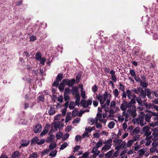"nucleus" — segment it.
I'll use <instances>...</instances> for the list:
<instances>
[{"mask_svg": "<svg viewBox=\"0 0 158 158\" xmlns=\"http://www.w3.org/2000/svg\"><path fill=\"white\" fill-rule=\"evenodd\" d=\"M152 117V115L150 113H147L146 114L145 117V121L149 122L150 121V119Z\"/></svg>", "mask_w": 158, "mask_h": 158, "instance_id": "obj_22", "label": "nucleus"}, {"mask_svg": "<svg viewBox=\"0 0 158 158\" xmlns=\"http://www.w3.org/2000/svg\"><path fill=\"white\" fill-rule=\"evenodd\" d=\"M63 78V74L62 73H60L58 74L56 77V80L60 81Z\"/></svg>", "mask_w": 158, "mask_h": 158, "instance_id": "obj_38", "label": "nucleus"}, {"mask_svg": "<svg viewBox=\"0 0 158 158\" xmlns=\"http://www.w3.org/2000/svg\"><path fill=\"white\" fill-rule=\"evenodd\" d=\"M126 103L127 101L124 99H123L122 103L120 106V108L123 112H125L127 108Z\"/></svg>", "mask_w": 158, "mask_h": 158, "instance_id": "obj_10", "label": "nucleus"}, {"mask_svg": "<svg viewBox=\"0 0 158 158\" xmlns=\"http://www.w3.org/2000/svg\"><path fill=\"white\" fill-rule=\"evenodd\" d=\"M150 128L149 126L146 125L144 126L142 129L143 133H144V135L146 136H149L152 132L149 131Z\"/></svg>", "mask_w": 158, "mask_h": 158, "instance_id": "obj_8", "label": "nucleus"}, {"mask_svg": "<svg viewBox=\"0 0 158 158\" xmlns=\"http://www.w3.org/2000/svg\"><path fill=\"white\" fill-rule=\"evenodd\" d=\"M60 124V122L59 121L53 123L52 125V126L54 127L56 131H57V129L59 127Z\"/></svg>", "mask_w": 158, "mask_h": 158, "instance_id": "obj_18", "label": "nucleus"}, {"mask_svg": "<svg viewBox=\"0 0 158 158\" xmlns=\"http://www.w3.org/2000/svg\"><path fill=\"white\" fill-rule=\"evenodd\" d=\"M65 82H63V80L60 83V84L58 87V88L60 89V91H61L64 90V88L65 86Z\"/></svg>", "mask_w": 158, "mask_h": 158, "instance_id": "obj_23", "label": "nucleus"}, {"mask_svg": "<svg viewBox=\"0 0 158 158\" xmlns=\"http://www.w3.org/2000/svg\"><path fill=\"white\" fill-rule=\"evenodd\" d=\"M92 102V98L89 99L86 102L85 100H82L81 104L84 108L88 107L89 105H91Z\"/></svg>", "mask_w": 158, "mask_h": 158, "instance_id": "obj_6", "label": "nucleus"}, {"mask_svg": "<svg viewBox=\"0 0 158 158\" xmlns=\"http://www.w3.org/2000/svg\"><path fill=\"white\" fill-rule=\"evenodd\" d=\"M107 97L108 93L106 92H105L103 95L98 94L96 96L97 99L99 101L102 109L105 108L110 105V100L107 99Z\"/></svg>", "mask_w": 158, "mask_h": 158, "instance_id": "obj_1", "label": "nucleus"}, {"mask_svg": "<svg viewBox=\"0 0 158 158\" xmlns=\"http://www.w3.org/2000/svg\"><path fill=\"white\" fill-rule=\"evenodd\" d=\"M154 122L150 123L149 124L151 127H154L158 126V117H156L154 118Z\"/></svg>", "mask_w": 158, "mask_h": 158, "instance_id": "obj_14", "label": "nucleus"}, {"mask_svg": "<svg viewBox=\"0 0 158 158\" xmlns=\"http://www.w3.org/2000/svg\"><path fill=\"white\" fill-rule=\"evenodd\" d=\"M135 100L139 105L141 106H143L142 101L141 99V97L139 96L137 97Z\"/></svg>", "mask_w": 158, "mask_h": 158, "instance_id": "obj_29", "label": "nucleus"}, {"mask_svg": "<svg viewBox=\"0 0 158 158\" xmlns=\"http://www.w3.org/2000/svg\"><path fill=\"white\" fill-rule=\"evenodd\" d=\"M20 156V153L18 151L14 152L11 156V158H18ZM0 158H8V157L5 155H2Z\"/></svg>", "mask_w": 158, "mask_h": 158, "instance_id": "obj_9", "label": "nucleus"}, {"mask_svg": "<svg viewBox=\"0 0 158 158\" xmlns=\"http://www.w3.org/2000/svg\"><path fill=\"white\" fill-rule=\"evenodd\" d=\"M123 148L124 149H126L127 148L129 147L127 143L125 141H123L122 143Z\"/></svg>", "mask_w": 158, "mask_h": 158, "instance_id": "obj_45", "label": "nucleus"}, {"mask_svg": "<svg viewBox=\"0 0 158 158\" xmlns=\"http://www.w3.org/2000/svg\"><path fill=\"white\" fill-rule=\"evenodd\" d=\"M48 132V130L45 128L43 130V131L41 132L40 134L41 136H43L45 135Z\"/></svg>", "mask_w": 158, "mask_h": 158, "instance_id": "obj_48", "label": "nucleus"}, {"mask_svg": "<svg viewBox=\"0 0 158 158\" xmlns=\"http://www.w3.org/2000/svg\"><path fill=\"white\" fill-rule=\"evenodd\" d=\"M35 57L37 60H40V59L42 58L41 57V54L40 52H37L35 56Z\"/></svg>", "mask_w": 158, "mask_h": 158, "instance_id": "obj_34", "label": "nucleus"}, {"mask_svg": "<svg viewBox=\"0 0 158 158\" xmlns=\"http://www.w3.org/2000/svg\"><path fill=\"white\" fill-rule=\"evenodd\" d=\"M56 146V143H51L49 145V149L50 151L51 150L54 149Z\"/></svg>", "mask_w": 158, "mask_h": 158, "instance_id": "obj_40", "label": "nucleus"}, {"mask_svg": "<svg viewBox=\"0 0 158 158\" xmlns=\"http://www.w3.org/2000/svg\"><path fill=\"white\" fill-rule=\"evenodd\" d=\"M132 91L135 94H138L139 96L141 97L142 98H145L146 96V94L142 88L141 87H138L137 88H134Z\"/></svg>", "mask_w": 158, "mask_h": 158, "instance_id": "obj_3", "label": "nucleus"}, {"mask_svg": "<svg viewBox=\"0 0 158 158\" xmlns=\"http://www.w3.org/2000/svg\"><path fill=\"white\" fill-rule=\"evenodd\" d=\"M148 138H150L154 141H156L158 140V132H153L152 135L149 136Z\"/></svg>", "mask_w": 158, "mask_h": 158, "instance_id": "obj_13", "label": "nucleus"}, {"mask_svg": "<svg viewBox=\"0 0 158 158\" xmlns=\"http://www.w3.org/2000/svg\"><path fill=\"white\" fill-rule=\"evenodd\" d=\"M57 151L56 150L52 151L49 154V155L51 157H54L56 155Z\"/></svg>", "mask_w": 158, "mask_h": 158, "instance_id": "obj_33", "label": "nucleus"}, {"mask_svg": "<svg viewBox=\"0 0 158 158\" xmlns=\"http://www.w3.org/2000/svg\"><path fill=\"white\" fill-rule=\"evenodd\" d=\"M148 83L146 81H140V85L143 88H146L148 86Z\"/></svg>", "mask_w": 158, "mask_h": 158, "instance_id": "obj_20", "label": "nucleus"}, {"mask_svg": "<svg viewBox=\"0 0 158 158\" xmlns=\"http://www.w3.org/2000/svg\"><path fill=\"white\" fill-rule=\"evenodd\" d=\"M59 82H60V81H58L57 80H56V81H55L53 82L52 85L54 86L57 87L59 84Z\"/></svg>", "mask_w": 158, "mask_h": 158, "instance_id": "obj_61", "label": "nucleus"}, {"mask_svg": "<svg viewBox=\"0 0 158 158\" xmlns=\"http://www.w3.org/2000/svg\"><path fill=\"white\" fill-rule=\"evenodd\" d=\"M113 93L115 97L117 98L119 94V91L117 89H115L113 90Z\"/></svg>", "mask_w": 158, "mask_h": 158, "instance_id": "obj_30", "label": "nucleus"}, {"mask_svg": "<svg viewBox=\"0 0 158 158\" xmlns=\"http://www.w3.org/2000/svg\"><path fill=\"white\" fill-rule=\"evenodd\" d=\"M148 137H149V136H146L147 140L145 143L146 146H149L152 142V140L150 138H147Z\"/></svg>", "mask_w": 158, "mask_h": 158, "instance_id": "obj_35", "label": "nucleus"}, {"mask_svg": "<svg viewBox=\"0 0 158 158\" xmlns=\"http://www.w3.org/2000/svg\"><path fill=\"white\" fill-rule=\"evenodd\" d=\"M126 93L128 98L129 99H132V94L131 91L129 89H127L126 90Z\"/></svg>", "mask_w": 158, "mask_h": 158, "instance_id": "obj_37", "label": "nucleus"}, {"mask_svg": "<svg viewBox=\"0 0 158 158\" xmlns=\"http://www.w3.org/2000/svg\"><path fill=\"white\" fill-rule=\"evenodd\" d=\"M63 134L61 132H59L56 135V137L58 139H60L62 136Z\"/></svg>", "mask_w": 158, "mask_h": 158, "instance_id": "obj_44", "label": "nucleus"}, {"mask_svg": "<svg viewBox=\"0 0 158 158\" xmlns=\"http://www.w3.org/2000/svg\"><path fill=\"white\" fill-rule=\"evenodd\" d=\"M55 138V136L53 135H50L47 139V141L48 142H51L54 141Z\"/></svg>", "mask_w": 158, "mask_h": 158, "instance_id": "obj_21", "label": "nucleus"}, {"mask_svg": "<svg viewBox=\"0 0 158 158\" xmlns=\"http://www.w3.org/2000/svg\"><path fill=\"white\" fill-rule=\"evenodd\" d=\"M78 109L75 108L72 112V116L73 117H74L78 115Z\"/></svg>", "mask_w": 158, "mask_h": 158, "instance_id": "obj_31", "label": "nucleus"}, {"mask_svg": "<svg viewBox=\"0 0 158 158\" xmlns=\"http://www.w3.org/2000/svg\"><path fill=\"white\" fill-rule=\"evenodd\" d=\"M39 139L37 137H35L33 138L31 140V143L36 142L37 144L39 141Z\"/></svg>", "mask_w": 158, "mask_h": 158, "instance_id": "obj_52", "label": "nucleus"}, {"mask_svg": "<svg viewBox=\"0 0 158 158\" xmlns=\"http://www.w3.org/2000/svg\"><path fill=\"white\" fill-rule=\"evenodd\" d=\"M71 91V90L69 88H66L65 89L64 94L69 95Z\"/></svg>", "mask_w": 158, "mask_h": 158, "instance_id": "obj_50", "label": "nucleus"}, {"mask_svg": "<svg viewBox=\"0 0 158 158\" xmlns=\"http://www.w3.org/2000/svg\"><path fill=\"white\" fill-rule=\"evenodd\" d=\"M114 151L113 150H111L105 154V157L106 158H109L112 155L114 152Z\"/></svg>", "mask_w": 158, "mask_h": 158, "instance_id": "obj_24", "label": "nucleus"}, {"mask_svg": "<svg viewBox=\"0 0 158 158\" xmlns=\"http://www.w3.org/2000/svg\"><path fill=\"white\" fill-rule=\"evenodd\" d=\"M136 108L135 105L133 106L131 109L127 110V112L126 118L125 119V121H127L128 119H131V118L135 117L137 115Z\"/></svg>", "mask_w": 158, "mask_h": 158, "instance_id": "obj_2", "label": "nucleus"}, {"mask_svg": "<svg viewBox=\"0 0 158 158\" xmlns=\"http://www.w3.org/2000/svg\"><path fill=\"white\" fill-rule=\"evenodd\" d=\"M130 74L132 77H134L136 76L134 70L133 69H130Z\"/></svg>", "mask_w": 158, "mask_h": 158, "instance_id": "obj_57", "label": "nucleus"}, {"mask_svg": "<svg viewBox=\"0 0 158 158\" xmlns=\"http://www.w3.org/2000/svg\"><path fill=\"white\" fill-rule=\"evenodd\" d=\"M145 91L146 92V95H147L148 98H150L151 97H150V95L151 94L152 95V91L151 92L150 90L148 88L146 89H144Z\"/></svg>", "mask_w": 158, "mask_h": 158, "instance_id": "obj_28", "label": "nucleus"}, {"mask_svg": "<svg viewBox=\"0 0 158 158\" xmlns=\"http://www.w3.org/2000/svg\"><path fill=\"white\" fill-rule=\"evenodd\" d=\"M45 141V139H41V140H39L37 144L39 145H41L44 143Z\"/></svg>", "mask_w": 158, "mask_h": 158, "instance_id": "obj_60", "label": "nucleus"}, {"mask_svg": "<svg viewBox=\"0 0 158 158\" xmlns=\"http://www.w3.org/2000/svg\"><path fill=\"white\" fill-rule=\"evenodd\" d=\"M115 125V123L113 121H111L108 125V127L110 129H112L114 128Z\"/></svg>", "mask_w": 158, "mask_h": 158, "instance_id": "obj_41", "label": "nucleus"}, {"mask_svg": "<svg viewBox=\"0 0 158 158\" xmlns=\"http://www.w3.org/2000/svg\"><path fill=\"white\" fill-rule=\"evenodd\" d=\"M64 99L65 101H68L69 100L70 97L69 95L64 94Z\"/></svg>", "mask_w": 158, "mask_h": 158, "instance_id": "obj_62", "label": "nucleus"}, {"mask_svg": "<svg viewBox=\"0 0 158 158\" xmlns=\"http://www.w3.org/2000/svg\"><path fill=\"white\" fill-rule=\"evenodd\" d=\"M137 142H136V143L135 144V145L134 147V150L135 151H139V149L141 148V146L140 145H137Z\"/></svg>", "mask_w": 158, "mask_h": 158, "instance_id": "obj_43", "label": "nucleus"}, {"mask_svg": "<svg viewBox=\"0 0 158 158\" xmlns=\"http://www.w3.org/2000/svg\"><path fill=\"white\" fill-rule=\"evenodd\" d=\"M127 108L128 109H131V107L132 108L133 106L134 105H132L131 102H127Z\"/></svg>", "mask_w": 158, "mask_h": 158, "instance_id": "obj_54", "label": "nucleus"}, {"mask_svg": "<svg viewBox=\"0 0 158 158\" xmlns=\"http://www.w3.org/2000/svg\"><path fill=\"white\" fill-rule=\"evenodd\" d=\"M144 104L145 106L148 109L152 108L154 106V105L151 103H145Z\"/></svg>", "mask_w": 158, "mask_h": 158, "instance_id": "obj_42", "label": "nucleus"}, {"mask_svg": "<svg viewBox=\"0 0 158 158\" xmlns=\"http://www.w3.org/2000/svg\"><path fill=\"white\" fill-rule=\"evenodd\" d=\"M68 145V143L67 142L64 143L61 145V147L60 148V150H63Z\"/></svg>", "mask_w": 158, "mask_h": 158, "instance_id": "obj_49", "label": "nucleus"}, {"mask_svg": "<svg viewBox=\"0 0 158 158\" xmlns=\"http://www.w3.org/2000/svg\"><path fill=\"white\" fill-rule=\"evenodd\" d=\"M80 77V74L79 73H78L77 76L76 77V79L75 80V82H76V83H77L79 82Z\"/></svg>", "mask_w": 158, "mask_h": 158, "instance_id": "obj_55", "label": "nucleus"}, {"mask_svg": "<svg viewBox=\"0 0 158 158\" xmlns=\"http://www.w3.org/2000/svg\"><path fill=\"white\" fill-rule=\"evenodd\" d=\"M75 98H76L75 101V104L76 105L79 106L80 105V95L77 96H75Z\"/></svg>", "mask_w": 158, "mask_h": 158, "instance_id": "obj_32", "label": "nucleus"}, {"mask_svg": "<svg viewBox=\"0 0 158 158\" xmlns=\"http://www.w3.org/2000/svg\"><path fill=\"white\" fill-rule=\"evenodd\" d=\"M75 105V104L74 102H71L69 104V108L70 110H73L74 108Z\"/></svg>", "mask_w": 158, "mask_h": 158, "instance_id": "obj_39", "label": "nucleus"}, {"mask_svg": "<svg viewBox=\"0 0 158 158\" xmlns=\"http://www.w3.org/2000/svg\"><path fill=\"white\" fill-rule=\"evenodd\" d=\"M42 129V126L40 124H36L34 128L33 131L35 133H37L40 132Z\"/></svg>", "mask_w": 158, "mask_h": 158, "instance_id": "obj_12", "label": "nucleus"}, {"mask_svg": "<svg viewBox=\"0 0 158 158\" xmlns=\"http://www.w3.org/2000/svg\"><path fill=\"white\" fill-rule=\"evenodd\" d=\"M126 112H123L122 113V115H120L118 117V121L120 122L121 123L124 120L125 118H126Z\"/></svg>", "mask_w": 158, "mask_h": 158, "instance_id": "obj_16", "label": "nucleus"}, {"mask_svg": "<svg viewBox=\"0 0 158 158\" xmlns=\"http://www.w3.org/2000/svg\"><path fill=\"white\" fill-rule=\"evenodd\" d=\"M116 105L115 101H112L111 102L110 104V108H114L115 106Z\"/></svg>", "mask_w": 158, "mask_h": 158, "instance_id": "obj_53", "label": "nucleus"}, {"mask_svg": "<svg viewBox=\"0 0 158 158\" xmlns=\"http://www.w3.org/2000/svg\"><path fill=\"white\" fill-rule=\"evenodd\" d=\"M112 142V140L111 139H109L106 141L104 143L105 145L102 148V150L103 151V152H106L109 150L111 148Z\"/></svg>", "mask_w": 158, "mask_h": 158, "instance_id": "obj_5", "label": "nucleus"}, {"mask_svg": "<svg viewBox=\"0 0 158 158\" xmlns=\"http://www.w3.org/2000/svg\"><path fill=\"white\" fill-rule=\"evenodd\" d=\"M123 147L122 144H118L115 147V149L119 151Z\"/></svg>", "mask_w": 158, "mask_h": 158, "instance_id": "obj_58", "label": "nucleus"}, {"mask_svg": "<svg viewBox=\"0 0 158 158\" xmlns=\"http://www.w3.org/2000/svg\"><path fill=\"white\" fill-rule=\"evenodd\" d=\"M57 101L61 103L63 101V98L62 95H60L57 98Z\"/></svg>", "mask_w": 158, "mask_h": 158, "instance_id": "obj_56", "label": "nucleus"}, {"mask_svg": "<svg viewBox=\"0 0 158 158\" xmlns=\"http://www.w3.org/2000/svg\"><path fill=\"white\" fill-rule=\"evenodd\" d=\"M113 142L116 143L115 145H118L121 143L122 142V140L116 138L113 140Z\"/></svg>", "mask_w": 158, "mask_h": 158, "instance_id": "obj_36", "label": "nucleus"}, {"mask_svg": "<svg viewBox=\"0 0 158 158\" xmlns=\"http://www.w3.org/2000/svg\"><path fill=\"white\" fill-rule=\"evenodd\" d=\"M29 141L26 140H23L22 141L21 145L20 146V148L21 146L25 147L27 146L29 144Z\"/></svg>", "mask_w": 158, "mask_h": 158, "instance_id": "obj_25", "label": "nucleus"}, {"mask_svg": "<svg viewBox=\"0 0 158 158\" xmlns=\"http://www.w3.org/2000/svg\"><path fill=\"white\" fill-rule=\"evenodd\" d=\"M39 61H40V63L42 65H43L44 64L46 61V59L45 57H43L41 58L40 59V60H39Z\"/></svg>", "mask_w": 158, "mask_h": 158, "instance_id": "obj_59", "label": "nucleus"}, {"mask_svg": "<svg viewBox=\"0 0 158 158\" xmlns=\"http://www.w3.org/2000/svg\"><path fill=\"white\" fill-rule=\"evenodd\" d=\"M49 149H46L44 150L41 152V154L42 155H44L46 154H48L50 152Z\"/></svg>", "mask_w": 158, "mask_h": 158, "instance_id": "obj_51", "label": "nucleus"}, {"mask_svg": "<svg viewBox=\"0 0 158 158\" xmlns=\"http://www.w3.org/2000/svg\"><path fill=\"white\" fill-rule=\"evenodd\" d=\"M125 86L120 83L119 85V87L118 89L122 92L124 91L125 90Z\"/></svg>", "mask_w": 158, "mask_h": 158, "instance_id": "obj_47", "label": "nucleus"}, {"mask_svg": "<svg viewBox=\"0 0 158 158\" xmlns=\"http://www.w3.org/2000/svg\"><path fill=\"white\" fill-rule=\"evenodd\" d=\"M132 121L134 123L140 124L142 126H144L146 123L145 120H144V117L141 116H139L136 119H133Z\"/></svg>", "mask_w": 158, "mask_h": 158, "instance_id": "obj_4", "label": "nucleus"}, {"mask_svg": "<svg viewBox=\"0 0 158 158\" xmlns=\"http://www.w3.org/2000/svg\"><path fill=\"white\" fill-rule=\"evenodd\" d=\"M56 111V108L54 107H50L48 110V112L50 115H52L55 114Z\"/></svg>", "mask_w": 158, "mask_h": 158, "instance_id": "obj_15", "label": "nucleus"}, {"mask_svg": "<svg viewBox=\"0 0 158 158\" xmlns=\"http://www.w3.org/2000/svg\"><path fill=\"white\" fill-rule=\"evenodd\" d=\"M63 82L68 86L70 87H73L75 83V80L74 78H72L71 80L69 79H64Z\"/></svg>", "mask_w": 158, "mask_h": 158, "instance_id": "obj_7", "label": "nucleus"}, {"mask_svg": "<svg viewBox=\"0 0 158 158\" xmlns=\"http://www.w3.org/2000/svg\"><path fill=\"white\" fill-rule=\"evenodd\" d=\"M72 94L75 96L79 95V92H78V88L77 86H73L71 90Z\"/></svg>", "mask_w": 158, "mask_h": 158, "instance_id": "obj_11", "label": "nucleus"}, {"mask_svg": "<svg viewBox=\"0 0 158 158\" xmlns=\"http://www.w3.org/2000/svg\"><path fill=\"white\" fill-rule=\"evenodd\" d=\"M141 135H135L134 136L132 139H131L134 142L139 140L140 138Z\"/></svg>", "mask_w": 158, "mask_h": 158, "instance_id": "obj_27", "label": "nucleus"}, {"mask_svg": "<svg viewBox=\"0 0 158 158\" xmlns=\"http://www.w3.org/2000/svg\"><path fill=\"white\" fill-rule=\"evenodd\" d=\"M94 137L96 138H99L100 137V134L98 132H96L93 135Z\"/></svg>", "mask_w": 158, "mask_h": 158, "instance_id": "obj_63", "label": "nucleus"}, {"mask_svg": "<svg viewBox=\"0 0 158 158\" xmlns=\"http://www.w3.org/2000/svg\"><path fill=\"white\" fill-rule=\"evenodd\" d=\"M80 148V147L79 145H76L74 148L73 152H75L77 151Z\"/></svg>", "mask_w": 158, "mask_h": 158, "instance_id": "obj_64", "label": "nucleus"}, {"mask_svg": "<svg viewBox=\"0 0 158 158\" xmlns=\"http://www.w3.org/2000/svg\"><path fill=\"white\" fill-rule=\"evenodd\" d=\"M96 145L98 148L102 146L103 145V143L102 142V140L101 139H99V141H98V142L96 143Z\"/></svg>", "mask_w": 158, "mask_h": 158, "instance_id": "obj_46", "label": "nucleus"}, {"mask_svg": "<svg viewBox=\"0 0 158 158\" xmlns=\"http://www.w3.org/2000/svg\"><path fill=\"white\" fill-rule=\"evenodd\" d=\"M39 156V154L37 152H34L30 155L29 158H37Z\"/></svg>", "mask_w": 158, "mask_h": 158, "instance_id": "obj_26", "label": "nucleus"}, {"mask_svg": "<svg viewBox=\"0 0 158 158\" xmlns=\"http://www.w3.org/2000/svg\"><path fill=\"white\" fill-rule=\"evenodd\" d=\"M147 151V148H144L142 149H140L138 152V153L139 156H142L143 155L145 152Z\"/></svg>", "mask_w": 158, "mask_h": 158, "instance_id": "obj_19", "label": "nucleus"}, {"mask_svg": "<svg viewBox=\"0 0 158 158\" xmlns=\"http://www.w3.org/2000/svg\"><path fill=\"white\" fill-rule=\"evenodd\" d=\"M140 131V129L139 127H137L135 128L133 130L132 132L131 133V135H136L137 133L139 132Z\"/></svg>", "mask_w": 158, "mask_h": 158, "instance_id": "obj_17", "label": "nucleus"}]
</instances>
